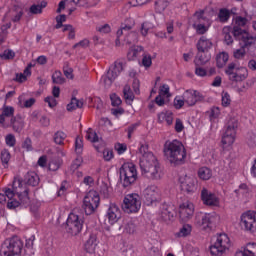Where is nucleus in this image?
Returning <instances> with one entry per match:
<instances>
[{"label":"nucleus","mask_w":256,"mask_h":256,"mask_svg":"<svg viewBox=\"0 0 256 256\" xmlns=\"http://www.w3.org/2000/svg\"><path fill=\"white\" fill-rule=\"evenodd\" d=\"M237 64L234 62L228 64V67L225 69L226 75L229 77V81H232L234 83H240L241 81H245L247 77H249V71L245 67H240L236 69Z\"/></svg>","instance_id":"6"},{"label":"nucleus","mask_w":256,"mask_h":256,"mask_svg":"<svg viewBox=\"0 0 256 256\" xmlns=\"http://www.w3.org/2000/svg\"><path fill=\"white\" fill-rule=\"evenodd\" d=\"M96 31H98V33H111V26L109 24H104L102 26H98L96 27Z\"/></svg>","instance_id":"59"},{"label":"nucleus","mask_w":256,"mask_h":256,"mask_svg":"<svg viewBox=\"0 0 256 256\" xmlns=\"http://www.w3.org/2000/svg\"><path fill=\"white\" fill-rule=\"evenodd\" d=\"M124 231L129 235H133L135 231H137V224H135V220H129L124 224Z\"/></svg>","instance_id":"39"},{"label":"nucleus","mask_w":256,"mask_h":256,"mask_svg":"<svg viewBox=\"0 0 256 256\" xmlns=\"http://www.w3.org/2000/svg\"><path fill=\"white\" fill-rule=\"evenodd\" d=\"M235 23L236 25L234 27H245L247 25V18L238 16Z\"/></svg>","instance_id":"62"},{"label":"nucleus","mask_w":256,"mask_h":256,"mask_svg":"<svg viewBox=\"0 0 256 256\" xmlns=\"http://www.w3.org/2000/svg\"><path fill=\"white\" fill-rule=\"evenodd\" d=\"M10 125L16 133H21L23 131V121L21 120V117H12L10 120Z\"/></svg>","instance_id":"28"},{"label":"nucleus","mask_w":256,"mask_h":256,"mask_svg":"<svg viewBox=\"0 0 256 256\" xmlns=\"http://www.w3.org/2000/svg\"><path fill=\"white\" fill-rule=\"evenodd\" d=\"M212 47L213 42L205 36H202L196 44V49L200 53H209V49H211Z\"/></svg>","instance_id":"21"},{"label":"nucleus","mask_w":256,"mask_h":256,"mask_svg":"<svg viewBox=\"0 0 256 256\" xmlns=\"http://www.w3.org/2000/svg\"><path fill=\"white\" fill-rule=\"evenodd\" d=\"M75 151L80 155V153H83V140L81 138L77 137L75 140Z\"/></svg>","instance_id":"55"},{"label":"nucleus","mask_w":256,"mask_h":256,"mask_svg":"<svg viewBox=\"0 0 256 256\" xmlns=\"http://www.w3.org/2000/svg\"><path fill=\"white\" fill-rule=\"evenodd\" d=\"M188 107H193L197 105L198 101H203L204 97L201 92L197 90H186L182 96Z\"/></svg>","instance_id":"14"},{"label":"nucleus","mask_w":256,"mask_h":256,"mask_svg":"<svg viewBox=\"0 0 256 256\" xmlns=\"http://www.w3.org/2000/svg\"><path fill=\"white\" fill-rule=\"evenodd\" d=\"M159 219L164 223L173 221L175 219V208L167 203H163L160 207Z\"/></svg>","instance_id":"16"},{"label":"nucleus","mask_w":256,"mask_h":256,"mask_svg":"<svg viewBox=\"0 0 256 256\" xmlns=\"http://www.w3.org/2000/svg\"><path fill=\"white\" fill-rule=\"evenodd\" d=\"M164 156L171 165H183L187 157L185 146L179 140L166 141L164 144Z\"/></svg>","instance_id":"2"},{"label":"nucleus","mask_w":256,"mask_h":256,"mask_svg":"<svg viewBox=\"0 0 256 256\" xmlns=\"http://www.w3.org/2000/svg\"><path fill=\"white\" fill-rule=\"evenodd\" d=\"M121 71H123V61H116L112 69L108 70V73H111V75L117 79L119 75H121Z\"/></svg>","instance_id":"29"},{"label":"nucleus","mask_w":256,"mask_h":256,"mask_svg":"<svg viewBox=\"0 0 256 256\" xmlns=\"http://www.w3.org/2000/svg\"><path fill=\"white\" fill-rule=\"evenodd\" d=\"M241 47L239 49L234 50L233 57L234 59H245L247 55V50L245 48V43H240Z\"/></svg>","instance_id":"36"},{"label":"nucleus","mask_w":256,"mask_h":256,"mask_svg":"<svg viewBox=\"0 0 256 256\" xmlns=\"http://www.w3.org/2000/svg\"><path fill=\"white\" fill-rule=\"evenodd\" d=\"M138 153L142 155L140 159V169L143 177L152 179L153 181H159L163 177V171L157 157L152 152H149V145L142 144L138 150Z\"/></svg>","instance_id":"1"},{"label":"nucleus","mask_w":256,"mask_h":256,"mask_svg":"<svg viewBox=\"0 0 256 256\" xmlns=\"http://www.w3.org/2000/svg\"><path fill=\"white\" fill-rule=\"evenodd\" d=\"M198 177L203 181H209V179L213 177V172L207 167H202L198 170Z\"/></svg>","instance_id":"31"},{"label":"nucleus","mask_w":256,"mask_h":256,"mask_svg":"<svg viewBox=\"0 0 256 256\" xmlns=\"http://www.w3.org/2000/svg\"><path fill=\"white\" fill-rule=\"evenodd\" d=\"M0 58L8 61L10 59H15V52L11 49H6L2 54H0Z\"/></svg>","instance_id":"47"},{"label":"nucleus","mask_w":256,"mask_h":256,"mask_svg":"<svg viewBox=\"0 0 256 256\" xmlns=\"http://www.w3.org/2000/svg\"><path fill=\"white\" fill-rule=\"evenodd\" d=\"M158 121L160 123H162L163 121H166L167 125H173V114L161 113L158 115Z\"/></svg>","instance_id":"44"},{"label":"nucleus","mask_w":256,"mask_h":256,"mask_svg":"<svg viewBox=\"0 0 256 256\" xmlns=\"http://www.w3.org/2000/svg\"><path fill=\"white\" fill-rule=\"evenodd\" d=\"M5 141L8 147H15V143H17V141L15 140V136L13 134H8L5 138Z\"/></svg>","instance_id":"58"},{"label":"nucleus","mask_w":256,"mask_h":256,"mask_svg":"<svg viewBox=\"0 0 256 256\" xmlns=\"http://www.w3.org/2000/svg\"><path fill=\"white\" fill-rule=\"evenodd\" d=\"M140 87H141V82L139 81V79L134 78L132 82V89L136 95L141 94Z\"/></svg>","instance_id":"52"},{"label":"nucleus","mask_w":256,"mask_h":256,"mask_svg":"<svg viewBox=\"0 0 256 256\" xmlns=\"http://www.w3.org/2000/svg\"><path fill=\"white\" fill-rule=\"evenodd\" d=\"M191 231H192L191 225L184 224L176 235L177 237H187L188 235H191Z\"/></svg>","instance_id":"41"},{"label":"nucleus","mask_w":256,"mask_h":256,"mask_svg":"<svg viewBox=\"0 0 256 256\" xmlns=\"http://www.w3.org/2000/svg\"><path fill=\"white\" fill-rule=\"evenodd\" d=\"M231 105V95L227 92L222 93V107H229Z\"/></svg>","instance_id":"51"},{"label":"nucleus","mask_w":256,"mask_h":256,"mask_svg":"<svg viewBox=\"0 0 256 256\" xmlns=\"http://www.w3.org/2000/svg\"><path fill=\"white\" fill-rule=\"evenodd\" d=\"M244 47L246 49V53L250 55V57H256V37L252 36L247 42H244Z\"/></svg>","instance_id":"25"},{"label":"nucleus","mask_w":256,"mask_h":256,"mask_svg":"<svg viewBox=\"0 0 256 256\" xmlns=\"http://www.w3.org/2000/svg\"><path fill=\"white\" fill-rule=\"evenodd\" d=\"M240 225L245 231L256 233V213L247 211L242 214Z\"/></svg>","instance_id":"11"},{"label":"nucleus","mask_w":256,"mask_h":256,"mask_svg":"<svg viewBox=\"0 0 256 256\" xmlns=\"http://www.w3.org/2000/svg\"><path fill=\"white\" fill-rule=\"evenodd\" d=\"M125 213H137L141 209V197L139 194H128L125 196L123 205Z\"/></svg>","instance_id":"8"},{"label":"nucleus","mask_w":256,"mask_h":256,"mask_svg":"<svg viewBox=\"0 0 256 256\" xmlns=\"http://www.w3.org/2000/svg\"><path fill=\"white\" fill-rule=\"evenodd\" d=\"M209 61H211V54L209 52L198 51L194 63L196 67H199L200 65H206Z\"/></svg>","instance_id":"23"},{"label":"nucleus","mask_w":256,"mask_h":256,"mask_svg":"<svg viewBox=\"0 0 256 256\" xmlns=\"http://www.w3.org/2000/svg\"><path fill=\"white\" fill-rule=\"evenodd\" d=\"M83 229V218L75 213H70L66 221V230L70 235H79Z\"/></svg>","instance_id":"9"},{"label":"nucleus","mask_w":256,"mask_h":256,"mask_svg":"<svg viewBox=\"0 0 256 256\" xmlns=\"http://www.w3.org/2000/svg\"><path fill=\"white\" fill-rule=\"evenodd\" d=\"M216 221H217V216L213 214H203L200 212L196 215V223L197 225H199V227H202L204 231H207V230L211 231Z\"/></svg>","instance_id":"12"},{"label":"nucleus","mask_w":256,"mask_h":256,"mask_svg":"<svg viewBox=\"0 0 256 256\" xmlns=\"http://www.w3.org/2000/svg\"><path fill=\"white\" fill-rule=\"evenodd\" d=\"M249 147H256V135L250 134L247 140Z\"/></svg>","instance_id":"64"},{"label":"nucleus","mask_w":256,"mask_h":256,"mask_svg":"<svg viewBox=\"0 0 256 256\" xmlns=\"http://www.w3.org/2000/svg\"><path fill=\"white\" fill-rule=\"evenodd\" d=\"M45 103H48L49 107L53 109V107H57V99H55V96H47L44 99Z\"/></svg>","instance_id":"60"},{"label":"nucleus","mask_w":256,"mask_h":256,"mask_svg":"<svg viewBox=\"0 0 256 256\" xmlns=\"http://www.w3.org/2000/svg\"><path fill=\"white\" fill-rule=\"evenodd\" d=\"M84 249L86 253H95V249H97V234H90L88 240L84 244Z\"/></svg>","instance_id":"22"},{"label":"nucleus","mask_w":256,"mask_h":256,"mask_svg":"<svg viewBox=\"0 0 256 256\" xmlns=\"http://www.w3.org/2000/svg\"><path fill=\"white\" fill-rule=\"evenodd\" d=\"M143 53V47L142 46H133L129 49L127 53L128 61H135L139 55Z\"/></svg>","instance_id":"27"},{"label":"nucleus","mask_w":256,"mask_h":256,"mask_svg":"<svg viewBox=\"0 0 256 256\" xmlns=\"http://www.w3.org/2000/svg\"><path fill=\"white\" fill-rule=\"evenodd\" d=\"M25 181L27 185L37 187V185H39V176L36 173L27 174L25 176Z\"/></svg>","instance_id":"35"},{"label":"nucleus","mask_w":256,"mask_h":256,"mask_svg":"<svg viewBox=\"0 0 256 256\" xmlns=\"http://www.w3.org/2000/svg\"><path fill=\"white\" fill-rule=\"evenodd\" d=\"M138 39H139V37L136 32H130L126 36L125 41H126L127 45H133V43H137Z\"/></svg>","instance_id":"45"},{"label":"nucleus","mask_w":256,"mask_h":256,"mask_svg":"<svg viewBox=\"0 0 256 256\" xmlns=\"http://www.w3.org/2000/svg\"><path fill=\"white\" fill-rule=\"evenodd\" d=\"M169 7V1L168 0H156L155 2V11L156 13H163L165 9Z\"/></svg>","instance_id":"38"},{"label":"nucleus","mask_w":256,"mask_h":256,"mask_svg":"<svg viewBox=\"0 0 256 256\" xmlns=\"http://www.w3.org/2000/svg\"><path fill=\"white\" fill-rule=\"evenodd\" d=\"M231 17V12L226 8H221L218 13V19L221 23H227Z\"/></svg>","instance_id":"37"},{"label":"nucleus","mask_w":256,"mask_h":256,"mask_svg":"<svg viewBox=\"0 0 256 256\" xmlns=\"http://www.w3.org/2000/svg\"><path fill=\"white\" fill-rule=\"evenodd\" d=\"M201 199L204 205H208L209 207H217V205H219V198L212 192H209L207 188L202 189Z\"/></svg>","instance_id":"17"},{"label":"nucleus","mask_w":256,"mask_h":256,"mask_svg":"<svg viewBox=\"0 0 256 256\" xmlns=\"http://www.w3.org/2000/svg\"><path fill=\"white\" fill-rule=\"evenodd\" d=\"M115 77L112 76L111 73L107 72V75L103 78L105 87H110L113 85V81H115Z\"/></svg>","instance_id":"53"},{"label":"nucleus","mask_w":256,"mask_h":256,"mask_svg":"<svg viewBox=\"0 0 256 256\" xmlns=\"http://www.w3.org/2000/svg\"><path fill=\"white\" fill-rule=\"evenodd\" d=\"M180 187L181 191L187 193V195H191V193L197 191V181L191 176H185L180 179Z\"/></svg>","instance_id":"15"},{"label":"nucleus","mask_w":256,"mask_h":256,"mask_svg":"<svg viewBox=\"0 0 256 256\" xmlns=\"http://www.w3.org/2000/svg\"><path fill=\"white\" fill-rule=\"evenodd\" d=\"M236 256H256V243H248L241 250L236 252Z\"/></svg>","instance_id":"24"},{"label":"nucleus","mask_w":256,"mask_h":256,"mask_svg":"<svg viewBox=\"0 0 256 256\" xmlns=\"http://www.w3.org/2000/svg\"><path fill=\"white\" fill-rule=\"evenodd\" d=\"M111 103L113 107H119L123 101H121V98L117 96V94L110 95Z\"/></svg>","instance_id":"56"},{"label":"nucleus","mask_w":256,"mask_h":256,"mask_svg":"<svg viewBox=\"0 0 256 256\" xmlns=\"http://www.w3.org/2000/svg\"><path fill=\"white\" fill-rule=\"evenodd\" d=\"M123 95H124V99L128 103H133V101L135 100V95L133 94V91H131V86H129V84H126L124 86Z\"/></svg>","instance_id":"33"},{"label":"nucleus","mask_w":256,"mask_h":256,"mask_svg":"<svg viewBox=\"0 0 256 256\" xmlns=\"http://www.w3.org/2000/svg\"><path fill=\"white\" fill-rule=\"evenodd\" d=\"M65 139H67V134L63 131H57L54 134V143H56V145H63V141H65Z\"/></svg>","instance_id":"42"},{"label":"nucleus","mask_w":256,"mask_h":256,"mask_svg":"<svg viewBox=\"0 0 256 256\" xmlns=\"http://www.w3.org/2000/svg\"><path fill=\"white\" fill-rule=\"evenodd\" d=\"M142 65L143 67H146V69H148V67H151V65H153V61L151 59V55H144L142 58Z\"/></svg>","instance_id":"57"},{"label":"nucleus","mask_w":256,"mask_h":256,"mask_svg":"<svg viewBox=\"0 0 256 256\" xmlns=\"http://www.w3.org/2000/svg\"><path fill=\"white\" fill-rule=\"evenodd\" d=\"M86 139L87 141H90L91 143H98L99 142V136L97 135V132H94L92 128H89L86 131Z\"/></svg>","instance_id":"40"},{"label":"nucleus","mask_w":256,"mask_h":256,"mask_svg":"<svg viewBox=\"0 0 256 256\" xmlns=\"http://www.w3.org/2000/svg\"><path fill=\"white\" fill-rule=\"evenodd\" d=\"M63 73L67 79H73V68L69 67V62L64 64Z\"/></svg>","instance_id":"48"},{"label":"nucleus","mask_w":256,"mask_h":256,"mask_svg":"<svg viewBox=\"0 0 256 256\" xmlns=\"http://www.w3.org/2000/svg\"><path fill=\"white\" fill-rule=\"evenodd\" d=\"M21 206V202L20 201H17L15 199H10L7 203V207L8 209H17V207H20Z\"/></svg>","instance_id":"61"},{"label":"nucleus","mask_w":256,"mask_h":256,"mask_svg":"<svg viewBox=\"0 0 256 256\" xmlns=\"http://www.w3.org/2000/svg\"><path fill=\"white\" fill-rule=\"evenodd\" d=\"M99 203H101L99 193L97 191H89L84 197L82 205L85 215H93L97 211Z\"/></svg>","instance_id":"5"},{"label":"nucleus","mask_w":256,"mask_h":256,"mask_svg":"<svg viewBox=\"0 0 256 256\" xmlns=\"http://www.w3.org/2000/svg\"><path fill=\"white\" fill-rule=\"evenodd\" d=\"M153 29V24L151 22H144L141 25V33L144 37H147V34L149 33V30Z\"/></svg>","instance_id":"49"},{"label":"nucleus","mask_w":256,"mask_h":256,"mask_svg":"<svg viewBox=\"0 0 256 256\" xmlns=\"http://www.w3.org/2000/svg\"><path fill=\"white\" fill-rule=\"evenodd\" d=\"M227 61H229V54L227 52H220L216 55V67L218 69H223L227 65Z\"/></svg>","instance_id":"26"},{"label":"nucleus","mask_w":256,"mask_h":256,"mask_svg":"<svg viewBox=\"0 0 256 256\" xmlns=\"http://www.w3.org/2000/svg\"><path fill=\"white\" fill-rule=\"evenodd\" d=\"M15 113V108H13V106H5L3 108V111H2V114L5 116V117H14Z\"/></svg>","instance_id":"54"},{"label":"nucleus","mask_w":256,"mask_h":256,"mask_svg":"<svg viewBox=\"0 0 256 256\" xmlns=\"http://www.w3.org/2000/svg\"><path fill=\"white\" fill-rule=\"evenodd\" d=\"M122 187H131L137 181V167L133 163H124L119 170Z\"/></svg>","instance_id":"4"},{"label":"nucleus","mask_w":256,"mask_h":256,"mask_svg":"<svg viewBox=\"0 0 256 256\" xmlns=\"http://www.w3.org/2000/svg\"><path fill=\"white\" fill-rule=\"evenodd\" d=\"M52 83L56 85H63V83H65V78H63V74L61 73V71H56L52 75Z\"/></svg>","instance_id":"43"},{"label":"nucleus","mask_w":256,"mask_h":256,"mask_svg":"<svg viewBox=\"0 0 256 256\" xmlns=\"http://www.w3.org/2000/svg\"><path fill=\"white\" fill-rule=\"evenodd\" d=\"M75 109H83V100L73 97L67 105V111H75Z\"/></svg>","instance_id":"30"},{"label":"nucleus","mask_w":256,"mask_h":256,"mask_svg":"<svg viewBox=\"0 0 256 256\" xmlns=\"http://www.w3.org/2000/svg\"><path fill=\"white\" fill-rule=\"evenodd\" d=\"M65 21H67V15L65 14H61L56 16V29H61V27H63V23H65Z\"/></svg>","instance_id":"50"},{"label":"nucleus","mask_w":256,"mask_h":256,"mask_svg":"<svg viewBox=\"0 0 256 256\" xmlns=\"http://www.w3.org/2000/svg\"><path fill=\"white\" fill-rule=\"evenodd\" d=\"M231 31V26H225L222 29V33L224 35V43H226L227 45H233V36H231Z\"/></svg>","instance_id":"32"},{"label":"nucleus","mask_w":256,"mask_h":256,"mask_svg":"<svg viewBox=\"0 0 256 256\" xmlns=\"http://www.w3.org/2000/svg\"><path fill=\"white\" fill-rule=\"evenodd\" d=\"M0 159L4 169H7L9 167V161H11V153L9 152V150L3 149L1 151Z\"/></svg>","instance_id":"34"},{"label":"nucleus","mask_w":256,"mask_h":256,"mask_svg":"<svg viewBox=\"0 0 256 256\" xmlns=\"http://www.w3.org/2000/svg\"><path fill=\"white\" fill-rule=\"evenodd\" d=\"M144 199L147 205H151L152 203H155V201L159 199V188L155 185L148 186L144 190Z\"/></svg>","instance_id":"18"},{"label":"nucleus","mask_w":256,"mask_h":256,"mask_svg":"<svg viewBox=\"0 0 256 256\" xmlns=\"http://www.w3.org/2000/svg\"><path fill=\"white\" fill-rule=\"evenodd\" d=\"M82 163H83V158H81V157L76 158V159L73 161L72 165H71V170H72V171H77V168H78Z\"/></svg>","instance_id":"63"},{"label":"nucleus","mask_w":256,"mask_h":256,"mask_svg":"<svg viewBox=\"0 0 256 256\" xmlns=\"http://www.w3.org/2000/svg\"><path fill=\"white\" fill-rule=\"evenodd\" d=\"M237 127H239V122L237 121V119L232 118L228 121L226 131L222 137L223 145L229 146L235 143V130L237 129Z\"/></svg>","instance_id":"10"},{"label":"nucleus","mask_w":256,"mask_h":256,"mask_svg":"<svg viewBox=\"0 0 256 256\" xmlns=\"http://www.w3.org/2000/svg\"><path fill=\"white\" fill-rule=\"evenodd\" d=\"M195 213V206L193 203L185 202L179 207V217L182 223H187V221H191L193 219V215Z\"/></svg>","instance_id":"13"},{"label":"nucleus","mask_w":256,"mask_h":256,"mask_svg":"<svg viewBox=\"0 0 256 256\" xmlns=\"http://www.w3.org/2000/svg\"><path fill=\"white\" fill-rule=\"evenodd\" d=\"M107 218L110 225H115V223L121 219V210L119 209V206L116 204H110L107 211Z\"/></svg>","instance_id":"19"},{"label":"nucleus","mask_w":256,"mask_h":256,"mask_svg":"<svg viewBox=\"0 0 256 256\" xmlns=\"http://www.w3.org/2000/svg\"><path fill=\"white\" fill-rule=\"evenodd\" d=\"M229 236L227 234H219L213 245L210 246L212 256H221L229 247H231Z\"/></svg>","instance_id":"7"},{"label":"nucleus","mask_w":256,"mask_h":256,"mask_svg":"<svg viewBox=\"0 0 256 256\" xmlns=\"http://www.w3.org/2000/svg\"><path fill=\"white\" fill-rule=\"evenodd\" d=\"M23 251V241L18 236H13L10 239H6L1 245V256H15L21 255Z\"/></svg>","instance_id":"3"},{"label":"nucleus","mask_w":256,"mask_h":256,"mask_svg":"<svg viewBox=\"0 0 256 256\" xmlns=\"http://www.w3.org/2000/svg\"><path fill=\"white\" fill-rule=\"evenodd\" d=\"M231 33L233 34L234 38L236 39V41H240V43H245L247 42L250 38L253 37V35H251L249 32H247L246 30H243L241 27L239 26H234L232 28Z\"/></svg>","instance_id":"20"},{"label":"nucleus","mask_w":256,"mask_h":256,"mask_svg":"<svg viewBox=\"0 0 256 256\" xmlns=\"http://www.w3.org/2000/svg\"><path fill=\"white\" fill-rule=\"evenodd\" d=\"M20 205H28L29 203V190H24L23 193L18 194Z\"/></svg>","instance_id":"46"}]
</instances>
